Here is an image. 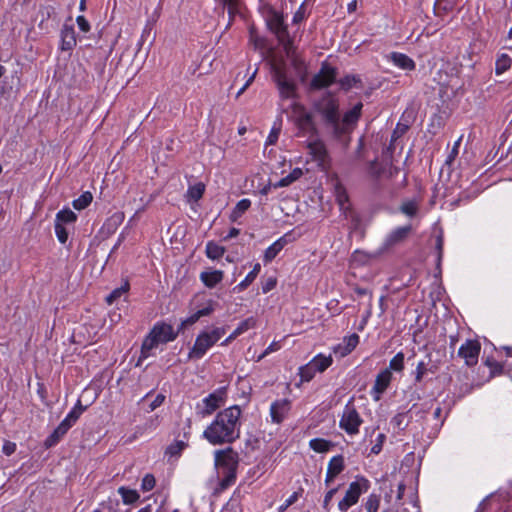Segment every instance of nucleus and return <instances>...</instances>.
<instances>
[{"label":"nucleus","instance_id":"f257e3e1","mask_svg":"<svg viewBox=\"0 0 512 512\" xmlns=\"http://www.w3.org/2000/svg\"><path fill=\"white\" fill-rule=\"evenodd\" d=\"M241 409L234 405L219 412L204 430L203 437L213 445L230 444L240 436Z\"/></svg>","mask_w":512,"mask_h":512},{"label":"nucleus","instance_id":"f03ea898","mask_svg":"<svg viewBox=\"0 0 512 512\" xmlns=\"http://www.w3.org/2000/svg\"><path fill=\"white\" fill-rule=\"evenodd\" d=\"M313 120L317 125L339 138L344 134V124L341 122L338 100L331 94H326L312 104Z\"/></svg>","mask_w":512,"mask_h":512},{"label":"nucleus","instance_id":"7ed1b4c3","mask_svg":"<svg viewBox=\"0 0 512 512\" xmlns=\"http://www.w3.org/2000/svg\"><path fill=\"white\" fill-rule=\"evenodd\" d=\"M176 337L177 333L171 325L166 323L155 324L142 343L140 359L150 357L153 355V350L160 344L173 341Z\"/></svg>","mask_w":512,"mask_h":512},{"label":"nucleus","instance_id":"20e7f679","mask_svg":"<svg viewBox=\"0 0 512 512\" xmlns=\"http://www.w3.org/2000/svg\"><path fill=\"white\" fill-rule=\"evenodd\" d=\"M238 463V453L231 447L215 452V465L221 469L225 475L221 483L223 487H228L234 483Z\"/></svg>","mask_w":512,"mask_h":512},{"label":"nucleus","instance_id":"39448f33","mask_svg":"<svg viewBox=\"0 0 512 512\" xmlns=\"http://www.w3.org/2000/svg\"><path fill=\"white\" fill-rule=\"evenodd\" d=\"M292 118L298 129L299 136H318L320 128L313 120L312 110L308 111L302 104L294 102L291 104Z\"/></svg>","mask_w":512,"mask_h":512},{"label":"nucleus","instance_id":"423d86ee","mask_svg":"<svg viewBox=\"0 0 512 512\" xmlns=\"http://www.w3.org/2000/svg\"><path fill=\"white\" fill-rule=\"evenodd\" d=\"M224 334L225 329L223 327H216L210 331H203L200 333L188 354L189 359H201Z\"/></svg>","mask_w":512,"mask_h":512},{"label":"nucleus","instance_id":"0eeeda50","mask_svg":"<svg viewBox=\"0 0 512 512\" xmlns=\"http://www.w3.org/2000/svg\"><path fill=\"white\" fill-rule=\"evenodd\" d=\"M273 79L279 90L282 99H293L296 97V85L289 80L284 68L280 65H272Z\"/></svg>","mask_w":512,"mask_h":512},{"label":"nucleus","instance_id":"6e6552de","mask_svg":"<svg viewBox=\"0 0 512 512\" xmlns=\"http://www.w3.org/2000/svg\"><path fill=\"white\" fill-rule=\"evenodd\" d=\"M368 489V481L364 478L350 483L344 498L338 503L341 512H346L351 506L355 505L363 492Z\"/></svg>","mask_w":512,"mask_h":512},{"label":"nucleus","instance_id":"1a4fd4ad","mask_svg":"<svg viewBox=\"0 0 512 512\" xmlns=\"http://www.w3.org/2000/svg\"><path fill=\"white\" fill-rule=\"evenodd\" d=\"M269 29L276 35L279 42L283 45L286 53L290 54L291 40L288 36L287 27L284 25L283 18L279 14H273L268 20Z\"/></svg>","mask_w":512,"mask_h":512},{"label":"nucleus","instance_id":"9d476101","mask_svg":"<svg viewBox=\"0 0 512 512\" xmlns=\"http://www.w3.org/2000/svg\"><path fill=\"white\" fill-rule=\"evenodd\" d=\"M312 140L307 142L309 154L313 157L318 165L325 169L329 163V155L324 142L318 136H309Z\"/></svg>","mask_w":512,"mask_h":512},{"label":"nucleus","instance_id":"9b49d317","mask_svg":"<svg viewBox=\"0 0 512 512\" xmlns=\"http://www.w3.org/2000/svg\"><path fill=\"white\" fill-rule=\"evenodd\" d=\"M224 402L225 391L223 389H218L203 399L202 408H200V406L197 407L198 413L202 417L209 416L222 406Z\"/></svg>","mask_w":512,"mask_h":512},{"label":"nucleus","instance_id":"f8f14e48","mask_svg":"<svg viewBox=\"0 0 512 512\" xmlns=\"http://www.w3.org/2000/svg\"><path fill=\"white\" fill-rule=\"evenodd\" d=\"M362 420L353 405H346L340 420V427L348 434H356Z\"/></svg>","mask_w":512,"mask_h":512},{"label":"nucleus","instance_id":"ddd939ff","mask_svg":"<svg viewBox=\"0 0 512 512\" xmlns=\"http://www.w3.org/2000/svg\"><path fill=\"white\" fill-rule=\"evenodd\" d=\"M480 343L476 340H467L458 351V355L465 360L468 366H473L478 362L480 353Z\"/></svg>","mask_w":512,"mask_h":512},{"label":"nucleus","instance_id":"4468645a","mask_svg":"<svg viewBox=\"0 0 512 512\" xmlns=\"http://www.w3.org/2000/svg\"><path fill=\"white\" fill-rule=\"evenodd\" d=\"M335 77V69L328 66H324L319 71V73L313 77L311 85L316 89L325 88L335 81Z\"/></svg>","mask_w":512,"mask_h":512},{"label":"nucleus","instance_id":"2eb2a0df","mask_svg":"<svg viewBox=\"0 0 512 512\" xmlns=\"http://www.w3.org/2000/svg\"><path fill=\"white\" fill-rule=\"evenodd\" d=\"M61 49L70 51L76 46V36L72 25L64 24L60 33Z\"/></svg>","mask_w":512,"mask_h":512},{"label":"nucleus","instance_id":"dca6fc26","mask_svg":"<svg viewBox=\"0 0 512 512\" xmlns=\"http://www.w3.org/2000/svg\"><path fill=\"white\" fill-rule=\"evenodd\" d=\"M344 470V458L342 455L334 456L327 467L325 483L330 484L334 478Z\"/></svg>","mask_w":512,"mask_h":512},{"label":"nucleus","instance_id":"f3484780","mask_svg":"<svg viewBox=\"0 0 512 512\" xmlns=\"http://www.w3.org/2000/svg\"><path fill=\"white\" fill-rule=\"evenodd\" d=\"M289 401L286 399L278 400L271 405L270 414L273 422L281 423L289 411Z\"/></svg>","mask_w":512,"mask_h":512},{"label":"nucleus","instance_id":"a211bd4d","mask_svg":"<svg viewBox=\"0 0 512 512\" xmlns=\"http://www.w3.org/2000/svg\"><path fill=\"white\" fill-rule=\"evenodd\" d=\"M410 231L411 226L398 227L395 230H393L385 239V248L392 247L402 242L408 236Z\"/></svg>","mask_w":512,"mask_h":512},{"label":"nucleus","instance_id":"6ab92c4d","mask_svg":"<svg viewBox=\"0 0 512 512\" xmlns=\"http://www.w3.org/2000/svg\"><path fill=\"white\" fill-rule=\"evenodd\" d=\"M224 273L221 270H208L203 271L200 274V280L208 288L215 287L218 283L223 280Z\"/></svg>","mask_w":512,"mask_h":512},{"label":"nucleus","instance_id":"aec40b11","mask_svg":"<svg viewBox=\"0 0 512 512\" xmlns=\"http://www.w3.org/2000/svg\"><path fill=\"white\" fill-rule=\"evenodd\" d=\"M288 239L287 236L280 237L277 241H275L272 245H270L264 253L263 260L265 263L271 262L279 252L287 245Z\"/></svg>","mask_w":512,"mask_h":512},{"label":"nucleus","instance_id":"412c9836","mask_svg":"<svg viewBox=\"0 0 512 512\" xmlns=\"http://www.w3.org/2000/svg\"><path fill=\"white\" fill-rule=\"evenodd\" d=\"M389 59L393 62L394 65L403 70L411 71L415 69V62L406 54L392 52L389 55Z\"/></svg>","mask_w":512,"mask_h":512},{"label":"nucleus","instance_id":"4be33fe9","mask_svg":"<svg viewBox=\"0 0 512 512\" xmlns=\"http://www.w3.org/2000/svg\"><path fill=\"white\" fill-rule=\"evenodd\" d=\"M392 379V373L389 369L381 371L375 380L373 391L378 395L382 394L389 386Z\"/></svg>","mask_w":512,"mask_h":512},{"label":"nucleus","instance_id":"5701e85b","mask_svg":"<svg viewBox=\"0 0 512 512\" xmlns=\"http://www.w3.org/2000/svg\"><path fill=\"white\" fill-rule=\"evenodd\" d=\"M428 361L422 360L420 361L416 366V372H415V381L421 382L424 375L428 372L435 373L438 369V366L436 364H433L431 361V356L427 355Z\"/></svg>","mask_w":512,"mask_h":512},{"label":"nucleus","instance_id":"b1692460","mask_svg":"<svg viewBox=\"0 0 512 512\" xmlns=\"http://www.w3.org/2000/svg\"><path fill=\"white\" fill-rule=\"evenodd\" d=\"M362 107V103H357L351 110L344 114L343 118H341V122L344 124V134L348 131L349 126L354 125L357 122L360 117Z\"/></svg>","mask_w":512,"mask_h":512},{"label":"nucleus","instance_id":"393cba45","mask_svg":"<svg viewBox=\"0 0 512 512\" xmlns=\"http://www.w3.org/2000/svg\"><path fill=\"white\" fill-rule=\"evenodd\" d=\"M359 342V336L357 334H352L349 337L344 338V345H339L335 349V353H339L341 357L346 356L349 354L352 350L355 349Z\"/></svg>","mask_w":512,"mask_h":512},{"label":"nucleus","instance_id":"a878e982","mask_svg":"<svg viewBox=\"0 0 512 512\" xmlns=\"http://www.w3.org/2000/svg\"><path fill=\"white\" fill-rule=\"evenodd\" d=\"M69 429L70 427L62 421L54 430V432L46 439L45 445L47 447L55 445L67 433Z\"/></svg>","mask_w":512,"mask_h":512},{"label":"nucleus","instance_id":"bb28decb","mask_svg":"<svg viewBox=\"0 0 512 512\" xmlns=\"http://www.w3.org/2000/svg\"><path fill=\"white\" fill-rule=\"evenodd\" d=\"M205 192V185L202 182H198L193 186H190L185 194L188 202H197L200 200Z\"/></svg>","mask_w":512,"mask_h":512},{"label":"nucleus","instance_id":"cd10ccee","mask_svg":"<svg viewBox=\"0 0 512 512\" xmlns=\"http://www.w3.org/2000/svg\"><path fill=\"white\" fill-rule=\"evenodd\" d=\"M310 363L317 372H323L332 364V357L320 354L314 357Z\"/></svg>","mask_w":512,"mask_h":512},{"label":"nucleus","instance_id":"c85d7f7f","mask_svg":"<svg viewBox=\"0 0 512 512\" xmlns=\"http://www.w3.org/2000/svg\"><path fill=\"white\" fill-rule=\"evenodd\" d=\"M250 206L251 201L249 199L240 200L230 215L231 221H237L249 209Z\"/></svg>","mask_w":512,"mask_h":512},{"label":"nucleus","instance_id":"c756f323","mask_svg":"<svg viewBox=\"0 0 512 512\" xmlns=\"http://www.w3.org/2000/svg\"><path fill=\"white\" fill-rule=\"evenodd\" d=\"M339 84L342 89L349 90L353 87L362 88L361 79L356 75H346L342 79L339 80Z\"/></svg>","mask_w":512,"mask_h":512},{"label":"nucleus","instance_id":"7c9ffc66","mask_svg":"<svg viewBox=\"0 0 512 512\" xmlns=\"http://www.w3.org/2000/svg\"><path fill=\"white\" fill-rule=\"evenodd\" d=\"M261 269V266L259 263L255 264L253 270L248 273V275L245 277L243 281H241L235 289H237L239 292L245 290L257 277Z\"/></svg>","mask_w":512,"mask_h":512},{"label":"nucleus","instance_id":"2f4dec72","mask_svg":"<svg viewBox=\"0 0 512 512\" xmlns=\"http://www.w3.org/2000/svg\"><path fill=\"white\" fill-rule=\"evenodd\" d=\"M84 410L85 408L81 405V402L78 401L77 405L68 413L63 422H65L71 428Z\"/></svg>","mask_w":512,"mask_h":512},{"label":"nucleus","instance_id":"473e14b6","mask_svg":"<svg viewBox=\"0 0 512 512\" xmlns=\"http://www.w3.org/2000/svg\"><path fill=\"white\" fill-rule=\"evenodd\" d=\"M225 252V248L214 243V242H208L206 245V255L210 259H218L222 257V255Z\"/></svg>","mask_w":512,"mask_h":512},{"label":"nucleus","instance_id":"72a5a7b5","mask_svg":"<svg viewBox=\"0 0 512 512\" xmlns=\"http://www.w3.org/2000/svg\"><path fill=\"white\" fill-rule=\"evenodd\" d=\"M118 493L121 495L124 504H132L139 499V494L136 490H131L126 487H120Z\"/></svg>","mask_w":512,"mask_h":512},{"label":"nucleus","instance_id":"f704fd0d","mask_svg":"<svg viewBox=\"0 0 512 512\" xmlns=\"http://www.w3.org/2000/svg\"><path fill=\"white\" fill-rule=\"evenodd\" d=\"M309 445L310 448L313 449L315 452L323 453L329 451V449L332 446V443L325 439L315 438L310 441Z\"/></svg>","mask_w":512,"mask_h":512},{"label":"nucleus","instance_id":"c9c22d12","mask_svg":"<svg viewBox=\"0 0 512 512\" xmlns=\"http://www.w3.org/2000/svg\"><path fill=\"white\" fill-rule=\"evenodd\" d=\"M77 219V215L70 209H64L57 213L55 223H73Z\"/></svg>","mask_w":512,"mask_h":512},{"label":"nucleus","instance_id":"e433bc0d","mask_svg":"<svg viewBox=\"0 0 512 512\" xmlns=\"http://www.w3.org/2000/svg\"><path fill=\"white\" fill-rule=\"evenodd\" d=\"M512 60L511 58L506 55L502 54L498 59L496 60L495 64V72L496 74L500 75L507 71L511 67Z\"/></svg>","mask_w":512,"mask_h":512},{"label":"nucleus","instance_id":"4c0bfd02","mask_svg":"<svg viewBox=\"0 0 512 512\" xmlns=\"http://www.w3.org/2000/svg\"><path fill=\"white\" fill-rule=\"evenodd\" d=\"M129 290V283L125 282L121 287L114 289L107 297L106 302L111 305Z\"/></svg>","mask_w":512,"mask_h":512},{"label":"nucleus","instance_id":"58836bf2","mask_svg":"<svg viewBox=\"0 0 512 512\" xmlns=\"http://www.w3.org/2000/svg\"><path fill=\"white\" fill-rule=\"evenodd\" d=\"M92 199L93 196L90 192H84L79 198L73 201V207L76 210L85 209L92 202Z\"/></svg>","mask_w":512,"mask_h":512},{"label":"nucleus","instance_id":"ea45409f","mask_svg":"<svg viewBox=\"0 0 512 512\" xmlns=\"http://www.w3.org/2000/svg\"><path fill=\"white\" fill-rule=\"evenodd\" d=\"M391 371L401 372L404 369V354L402 352L397 353L389 363V368Z\"/></svg>","mask_w":512,"mask_h":512},{"label":"nucleus","instance_id":"a19ab883","mask_svg":"<svg viewBox=\"0 0 512 512\" xmlns=\"http://www.w3.org/2000/svg\"><path fill=\"white\" fill-rule=\"evenodd\" d=\"M368 172L371 177L374 179H381L384 177V173L386 172V167L381 166L376 161H372L369 164Z\"/></svg>","mask_w":512,"mask_h":512},{"label":"nucleus","instance_id":"79ce46f5","mask_svg":"<svg viewBox=\"0 0 512 512\" xmlns=\"http://www.w3.org/2000/svg\"><path fill=\"white\" fill-rule=\"evenodd\" d=\"M187 444L184 441H175L174 443L170 444L166 449V454L172 456V457H178L181 452L185 449Z\"/></svg>","mask_w":512,"mask_h":512},{"label":"nucleus","instance_id":"37998d69","mask_svg":"<svg viewBox=\"0 0 512 512\" xmlns=\"http://www.w3.org/2000/svg\"><path fill=\"white\" fill-rule=\"evenodd\" d=\"M336 200L340 206V209L344 213L347 212L348 210H350L349 207L346 206V204L348 203V195L342 187L336 188Z\"/></svg>","mask_w":512,"mask_h":512},{"label":"nucleus","instance_id":"c03bdc74","mask_svg":"<svg viewBox=\"0 0 512 512\" xmlns=\"http://www.w3.org/2000/svg\"><path fill=\"white\" fill-rule=\"evenodd\" d=\"M251 320L250 319H247L245 320L244 322H242L240 324L239 327H237L234 332L229 336L227 337L222 343L221 345H227L229 342H231L232 340H234L236 337H238L240 334H242L244 331L248 330L249 329V322Z\"/></svg>","mask_w":512,"mask_h":512},{"label":"nucleus","instance_id":"a18cd8bd","mask_svg":"<svg viewBox=\"0 0 512 512\" xmlns=\"http://www.w3.org/2000/svg\"><path fill=\"white\" fill-rule=\"evenodd\" d=\"M380 505V498L376 494H371L365 503L367 512H377Z\"/></svg>","mask_w":512,"mask_h":512},{"label":"nucleus","instance_id":"49530a36","mask_svg":"<svg viewBox=\"0 0 512 512\" xmlns=\"http://www.w3.org/2000/svg\"><path fill=\"white\" fill-rule=\"evenodd\" d=\"M400 211L405 215L412 217L418 211V204L415 201L404 202L400 207Z\"/></svg>","mask_w":512,"mask_h":512},{"label":"nucleus","instance_id":"de8ad7c7","mask_svg":"<svg viewBox=\"0 0 512 512\" xmlns=\"http://www.w3.org/2000/svg\"><path fill=\"white\" fill-rule=\"evenodd\" d=\"M317 370L312 368V364L309 362L307 365L300 368V376L303 381H310Z\"/></svg>","mask_w":512,"mask_h":512},{"label":"nucleus","instance_id":"09e8293b","mask_svg":"<svg viewBox=\"0 0 512 512\" xmlns=\"http://www.w3.org/2000/svg\"><path fill=\"white\" fill-rule=\"evenodd\" d=\"M55 233L60 243L65 244L68 240V232L61 223H55Z\"/></svg>","mask_w":512,"mask_h":512},{"label":"nucleus","instance_id":"8fccbe9b","mask_svg":"<svg viewBox=\"0 0 512 512\" xmlns=\"http://www.w3.org/2000/svg\"><path fill=\"white\" fill-rule=\"evenodd\" d=\"M156 483L155 477L152 474H146L142 479L141 488L147 492L154 488Z\"/></svg>","mask_w":512,"mask_h":512},{"label":"nucleus","instance_id":"3c124183","mask_svg":"<svg viewBox=\"0 0 512 512\" xmlns=\"http://www.w3.org/2000/svg\"><path fill=\"white\" fill-rule=\"evenodd\" d=\"M280 131H281V124H279L278 126L274 125L270 131V134L268 135L266 143L269 145L275 144L279 138Z\"/></svg>","mask_w":512,"mask_h":512},{"label":"nucleus","instance_id":"603ef678","mask_svg":"<svg viewBox=\"0 0 512 512\" xmlns=\"http://www.w3.org/2000/svg\"><path fill=\"white\" fill-rule=\"evenodd\" d=\"M280 349L279 342H272L256 359L257 362H260L262 359H264L267 355H269L272 352L278 351Z\"/></svg>","mask_w":512,"mask_h":512},{"label":"nucleus","instance_id":"864d4df0","mask_svg":"<svg viewBox=\"0 0 512 512\" xmlns=\"http://www.w3.org/2000/svg\"><path fill=\"white\" fill-rule=\"evenodd\" d=\"M345 216H346V218H350L351 229H353V230L358 229L360 222H361L360 217L352 210H348L347 212H345Z\"/></svg>","mask_w":512,"mask_h":512},{"label":"nucleus","instance_id":"5fc2aeb1","mask_svg":"<svg viewBox=\"0 0 512 512\" xmlns=\"http://www.w3.org/2000/svg\"><path fill=\"white\" fill-rule=\"evenodd\" d=\"M385 439H386L385 434H383V433L378 434L376 443L371 448V453L379 454L382 450V446H383Z\"/></svg>","mask_w":512,"mask_h":512},{"label":"nucleus","instance_id":"6e6d98bb","mask_svg":"<svg viewBox=\"0 0 512 512\" xmlns=\"http://www.w3.org/2000/svg\"><path fill=\"white\" fill-rule=\"evenodd\" d=\"M277 279L275 277H268L262 284L263 293H268L276 287Z\"/></svg>","mask_w":512,"mask_h":512},{"label":"nucleus","instance_id":"4d7b16f0","mask_svg":"<svg viewBox=\"0 0 512 512\" xmlns=\"http://www.w3.org/2000/svg\"><path fill=\"white\" fill-rule=\"evenodd\" d=\"M76 22H77V25H78L79 29L82 32H84V33L89 32L90 24H89V22L86 20V18L84 16H78L77 19H76Z\"/></svg>","mask_w":512,"mask_h":512},{"label":"nucleus","instance_id":"13d9d810","mask_svg":"<svg viewBox=\"0 0 512 512\" xmlns=\"http://www.w3.org/2000/svg\"><path fill=\"white\" fill-rule=\"evenodd\" d=\"M443 245H444L443 234H442V232H440L436 238V249H437L439 262L441 261L442 256H443Z\"/></svg>","mask_w":512,"mask_h":512},{"label":"nucleus","instance_id":"bf43d9fd","mask_svg":"<svg viewBox=\"0 0 512 512\" xmlns=\"http://www.w3.org/2000/svg\"><path fill=\"white\" fill-rule=\"evenodd\" d=\"M338 488H333V489H330L325 497H324V501H323V508L326 510V511H329V503L330 501L332 500L333 496L336 494Z\"/></svg>","mask_w":512,"mask_h":512},{"label":"nucleus","instance_id":"052dcab7","mask_svg":"<svg viewBox=\"0 0 512 512\" xmlns=\"http://www.w3.org/2000/svg\"><path fill=\"white\" fill-rule=\"evenodd\" d=\"M407 130H408V125L399 123L393 132L392 138L396 139V138L402 136Z\"/></svg>","mask_w":512,"mask_h":512},{"label":"nucleus","instance_id":"680f3d73","mask_svg":"<svg viewBox=\"0 0 512 512\" xmlns=\"http://www.w3.org/2000/svg\"><path fill=\"white\" fill-rule=\"evenodd\" d=\"M298 497H299V493L298 492H294L284 503V505H282L280 507V510L283 511L285 510L286 508H288L289 506H291L292 504H294L297 500H298Z\"/></svg>","mask_w":512,"mask_h":512},{"label":"nucleus","instance_id":"e2e57ef3","mask_svg":"<svg viewBox=\"0 0 512 512\" xmlns=\"http://www.w3.org/2000/svg\"><path fill=\"white\" fill-rule=\"evenodd\" d=\"M257 71L258 69L256 68L254 70V72L251 74V76L248 78V80L246 81V83L242 86V88L238 91L236 97H239L250 85L251 83L254 81L255 79V76L257 74Z\"/></svg>","mask_w":512,"mask_h":512},{"label":"nucleus","instance_id":"0e129e2a","mask_svg":"<svg viewBox=\"0 0 512 512\" xmlns=\"http://www.w3.org/2000/svg\"><path fill=\"white\" fill-rule=\"evenodd\" d=\"M165 397L162 394H158L155 399L150 403V410L153 411L158 408L164 402Z\"/></svg>","mask_w":512,"mask_h":512},{"label":"nucleus","instance_id":"69168bd1","mask_svg":"<svg viewBox=\"0 0 512 512\" xmlns=\"http://www.w3.org/2000/svg\"><path fill=\"white\" fill-rule=\"evenodd\" d=\"M15 449H16V444L13 443V442H5L4 445H3V452L6 454V455H11L12 453L15 452Z\"/></svg>","mask_w":512,"mask_h":512},{"label":"nucleus","instance_id":"338daca9","mask_svg":"<svg viewBox=\"0 0 512 512\" xmlns=\"http://www.w3.org/2000/svg\"><path fill=\"white\" fill-rule=\"evenodd\" d=\"M291 183H293V180L290 178L289 175H287L286 177L282 178L279 182H277L274 185V187L275 188L286 187V186H289Z\"/></svg>","mask_w":512,"mask_h":512},{"label":"nucleus","instance_id":"774afa93","mask_svg":"<svg viewBox=\"0 0 512 512\" xmlns=\"http://www.w3.org/2000/svg\"><path fill=\"white\" fill-rule=\"evenodd\" d=\"M200 315L197 312H195L194 314H192L191 316H189L184 322L183 324L184 325H193L194 323H196L199 319H200Z\"/></svg>","mask_w":512,"mask_h":512}]
</instances>
